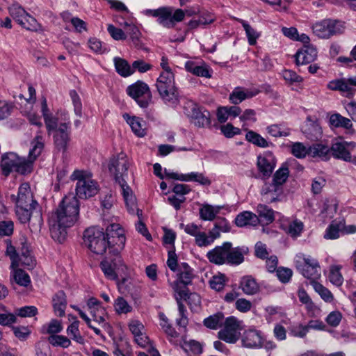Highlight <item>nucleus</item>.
Segmentation results:
<instances>
[{"mask_svg": "<svg viewBox=\"0 0 356 356\" xmlns=\"http://www.w3.org/2000/svg\"><path fill=\"white\" fill-rule=\"evenodd\" d=\"M79 203L76 197L70 193L60 202L49 217V227L51 238L58 243L65 241L67 228L72 227L78 220Z\"/></svg>", "mask_w": 356, "mask_h": 356, "instance_id": "f257e3e1", "label": "nucleus"}, {"mask_svg": "<svg viewBox=\"0 0 356 356\" xmlns=\"http://www.w3.org/2000/svg\"><path fill=\"white\" fill-rule=\"evenodd\" d=\"M42 114L49 136L53 135L56 149L65 153L70 143V119L65 111H58L55 114L50 112L46 99L42 103Z\"/></svg>", "mask_w": 356, "mask_h": 356, "instance_id": "f03ea898", "label": "nucleus"}, {"mask_svg": "<svg viewBox=\"0 0 356 356\" xmlns=\"http://www.w3.org/2000/svg\"><path fill=\"white\" fill-rule=\"evenodd\" d=\"M43 148V137L40 132H38L31 143V148L27 159L19 157L13 152L6 153L2 156L1 167L3 174L5 176H8L13 171L22 175L31 173L33 170V163L41 154Z\"/></svg>", "mask_w": 356, "mask_h": 356, "instance_id": "7ed1b4c3", "label": "nucleus"}, {"mask_svg": "<svg viewBox=\"0 0 356 356\" xmlns=\"http://www.w3.org/2000/svg\"><path fill=\"white\" fill-rule=\"evenodd\" d=\"M11 199L16 204V214L22 223L29 222L33 211L39 207L28 183L22 184L17 195H12Z\"/></svg>", "mask_w": 356, "mask_h": 356, "instance_id": "20e7f679", "label": "nucleus"}, {"mask_svg": "<svg viewBox=\"0 0 356 356\" xmlns=\"http://www.w3.org/2000/svg\"><path fill=\"white\" fill-rule=\"evenodd\" d=\"M83 243L94 254L102 255L107 249L110 254H113L105 232L101 227L95 226L86 229L83 233Z\"/></svg>", "mask_w": 356, "mask_h": 356, "instance_id": "39448f33", "label": "nucleus"}, {"mask_svg": "<svg viewBox=\"0 0 356 356\" xmlns=\"http://www.w3.org/2000/svg\"><path fill=\"white\" fill-rule=\"evenodd\" d=\"M70 178L76 181V195L81 199H87L95 196L99 191L97 182L92 179L90 172L76 170Z\"/></svg>", "mask_w": 356, "mask_h": 356, "instance_id": "423d86ee", "label": "nucleus"}, {"mask_svg": "<svg viewBox=\"0 0 356 356\" xmlns=\"http://www.w3.org/2000/svg\"><path fill=\"white\" fill-rule=\"evenodd\" d=\"M156 87L160 97L164 102L171 104L177 102L179 92L172 71L162 72L156 80Z\"/></svg>", "mask_w": 356, "mask_h": 356, "instance_id": "0eeeda50", "label": "nucleus"}, {"mask_svg": "<svg viewBox=\"0 0 356 356\" xmlns=\"http://www.w3.org/2000/svg\"><path fill=\"white\" fill-rule=\"evenodd\" d=\"M105 234L112 248L113 254L118 256L125 245L126 238L123 228L119 224H111L107 227ZM121 262L122 259L119 257L113 260L114 266Z\"/></svg>", "mask_w": 356, "mask_h": 356, "instance_id": "6e6552de", "label": "nucleus"}, {"mask_svg": "<svg viewBox=\"0 0 356 356\" xmlns=\"http://www.w3.org/2000/svg\"><path fill=\"white\" fill-rule=\"evenodd\" d=\"M243 327L242 321L234 316H229L225 319L224 327L218 332V338L227 343H235L239 339Z\"/></svg>", "mask_w": 356, "mask_h": 356, "instance_id": "1a4fd4ad", "label": "nucleus"}, {"mask_svg": "<svg viewBox=\"0 0 356 356\" xmlns=\"http://www.w3.org/2000/svg\"><path fill=\"white\" fill-rule=\"evenodd\" d=\"M344 29V22L331 19L316 22L312 26L314 33L321 38H330L332 35L341 34Z\"/></svg>", "mask_w": 356, "mask_h": 356, "instance_id": "9d476101", "label": "nucleus"}, {"mask_svg": "<svg viewBox=\"0 0 356 356\" xmlns=\"http://www.w3.org/2000/svg\"><path fill=\"white\" fill-rule=\"evenodd\" d=\"M289 176V170L286 163L275 172L272 183L268 187V199L270 202L279 200L283 193V184L287 181Z\"/></svg>", "mask_w": 356, "mask_h": 356, "instance_id": "9b49d317", "label": "nucleus"}, {"mask_svg": "<svg viewBox=\"0 0 356 356\" xmlns=\"http://www.w3.org/2000/svg\"><path fill=\"white\" fill-rule=\"evenodd\" d=\"M184 17L185 13L181 9H175L170 6L161 7L157 22L163 26L171 29L176 23L181 22Z\"/></svg>", "mask_w": 356, "mask_h": 356, "instance_id": "f8f14e48", "label": "nucleus"}, {"mask_svg": "<svg viewBox=\"0 0 356 356\" xmlns=\"http://www.w3.org/2000/svg\"><path fill=\"white\" fill-rule=\"evenodd\" d=\"M127 92L142 108H146L152 99L149 86L143 81H137L129 86Z\"/></svg>", "mask_w": 356, "mask_h": 356, "instance_id": "ddd939ff", "label": "nucleus"}, {"mask_svg": "<svg viewBox=\"0 0 356 356\" xmlns=\"http://www.w3.org/2000/svg\"><path fill=\"white\" fill-rule=\"evenodd\" d=\"M184 113L193 120L195 126L203 127L210 123L209 113L202 112L198 106L193 102H188L184 106Z\"/></svg>", "mask_w": 356, "mask_h": 356, "instance_id": "4468645a", "label": "nucleus"}, {"mask_svg": "<svg viewBox=\"0 0 356 356\" xmlns=\"http://www.w3.org/2000/svg\"><path fill=\"white\" fill-rule=\"evenodd\" d=\"M128 168L129 162L124 153L111 159L108 164V170L114 175L115 181L124 179L127 176Z\"/></svg>", "mask_w": 356, "mask_h": 356, "instance_id": "2eb2a0df", "label": "nucleus"}, {"mask_svg": "<svg viewBox=\"0 0 356 356\" xmlns=\"http://www.w3.org/2000/svg\"><path fill=\"white\" fill-rule=\"evenodd\" d=\"M232 243L225 242L222 245L216 246L209 251L207 257L209 261L213 264L221 265L227 264L229 248H231Z\"/></svg>", "mask_w": 356, "mask_h": 356, "instance_id": "dca6fc26", "label": "nucleus"}, {"mask_svg": "<svg viewBox=\"0 0 356 356\" xmlns=\"http://www.w3.org/2000/svg\"><path fill=\"white\" fill-rule=\"evenodd\" d=\"M302 275L314 282L321 276V268L316 259L310 257L304 258V264L299 267Z\"/></svg>", "mask_w": 356, "mask_h": 356, "instance_id": "f3484780", "label": "nucleus"}, {"mask_svg": "<svg viewBox=\"0 0 356 356\" xmlns=\"http://www.w3.org/2000/svg\"><path fill=\"white\" fill-rule=\"evenodd\" d=\"M302 131L307 138L312 141H317L322 137V129L316 120H312L310 117L307 120L302 128Z\"/></svg>", "mask_w": 356, "mask_h": 356, "instance_id": "a211bd4d", "label": "nucleus"}, {"mask_svg": "<svg viewBox=\"0 0 356 356\" xmlns=\"http://www.w3.org/2000/svg\"><path fill=\"white\" fill-rule=\"evenodd\" d=\"M234 223L238 227H256L261 224V220L255 213L245 211L236 216Z\"/></svg>", "mask_w": 356, "mask_h": 356, "instance_id": "6ab92c4d", "label": "nucleus"}, {"mask_svg": "<svg viewBox=\"0 0 356 356\" xmlns=\"http://www.w3.org/2000/svg\"><path fill=\"white\" fill-rule=\"evenodd\" d=\"M295 58L298 65L311 63L317 58V50L312 46H305L296 54Z\"/></svg>", "mask_w": 356, "mask_h": 356, "instance_id": "aec40b11", "label": "nucleus"}, {"mask_svg": "<svg viewBox=\"0 0 356 356\" xmlns=\"http://www.w3.org/2000/svg\"><path fill=\"white\" fill-rule=\"evenodd\" d=\"M242 343L246 348H261L263 343V338L259 331L249 330L244 332L242 337Z\"/></svg>", "mask_w": 356, "mask_h": 356, "instance_id": "412c9836", "label": "nucleus"}, {"mask_svg": "<svg viewBox=\"0 0 356 356\" xmlns=\"http://www.w3.org/2000/svg\"><path fill=\"white\" fill-rule=\"evenodd\" d=\"M116 182L118 183L122 190V195L129 212L130 213H134L135 211L138 209L136 207V198L132 194L131 188L127 185L124 179H120V181H117Z\"/></svg>", "mask_w": 356, "mask_h": 356, "instance_id": "4be33fe9", "label": "nucleus"}, {"mask_svg": "<svg viewBox=\"0 0 356 356\" xmlns=\"http://www.w3.org/2000/svg\"><path fill=\"white\" fill-rule=\"evenodd\" d=\"M257 94V91H252L243 87H236L230 93L229 99L232 104L236 105L245 99L252 98Z\"/></svg>", "mask_w": 356, "mask_h": 356, "instance_id": "5701e85b", "label": "nucleus"}, {"mask_svg": "<svg viewBox=\"0 0 356 356\" xmlns=\"http://www.w3.org/2000/svg\"><path fill=\"white\" fill-rule=\"evenodd\" d=\"M123 118L136 136L143 137L145 135V123L144 120L136 116L131 117L127 113L124 114Z\"/></svg>", "mask_w": 356, "mask_h": 356, "instance_id": "b1692460", "label": "nucleus"}, {"mask_svg": "<svg viewBox=\"0 0 356 356\" xmlns=\"http://www.w3.org/2000/svg\"><path fill=\"white\" fill-rule=\"evenodd\" d=\"M248 248L247 247H236L229 248L227 264L238 265L244 261V254H247Z\"/></svg>", "mask_w": 356, "mask_h": 356, "instance_id": "393cba45", "label": "nucleus"}, {"mask_svg": "<svg viewBox=\"0 0 356 356\" xmlns=\"http://www.w3.org/2000/svg\"><path fill=\"white\" fill-rule=\"evenodd\" d=\"M309 156L320 158L323 161H328L330 158V147L322 143H314L309 147Z\"/></svg>", "mask_w": 356, "mask_h": 356, "instance_id": "a878e982", "label": "nucleus"}, {"mask_svg": "<svg viewBox=\"0 0 356 356\" xmlns=\"http://www.w3.org/2000/svg\"><path fill=\"white\" fill-rule=\"evenodd\" d=\"M177 273V281L184 285H188L194 277L193 270L186 262L179 265Z\"/></svg>", "mask_w": 356, "mask_h": 356, "instance_id": "bb28decb", "label": "nucleus"}, {"mask_svg": "<svg viewBox=\"0 0 356 356\" xmlns=\"http://www.w3.org/2000/svg\"><path fill=\"white\" fill-rule=\"evenodd\" d=\"M347 146V144L343 143H333L331 147H330V152L336 159H342L345 161H350L351 156Z\"/></svg>", "mask_w": 356, "mask_h": 356, "instance_id": "cd10ccee", "label": "nucleus"}, {"mask_svg": "<svg viewBox=\"0 0 356 356\" xmlns=\"http://www.w3.org/2000/svg\"><path fill=\"white\" fill-rule=\"evenodd\" d=\"M66 306L67 300L65 294L63 291H59L53 298V307L55 313L59 316H65Z\"/></svg>", "mask_w": 356, "mask_h": 356, "instance_id": "c85d7f7f", "label": "nucleus"}, {"mask_svg": "<svg viewBox=\"0 0 356 356\" xmlns=\"http://www.w3.org/2000/svg\"><path fill=\"white\" fill-rule=\"evenodd\" d=\"M240 287L247 295L256 294L259 291V286L251 276H245L241 279Z\"/></svg>", "mask_w": 356, "mask_h": 356, "instance_id": "c756f323", "label": "nucleus"}, {"mask_svg": "<svg viewBox=\"0 0 356 356\" xmlns=\"http://www.w3.org/2000/svg\"><path fill=\"white\" fill-rule=\"evenodd\" d=\"M221 207L205 204L200 209V218L203 220L212 221L220 212Z\"/></svg>", "mask_w": 356, "mask_h": 356, "instance_id": "7c9ffc66", "label": "nucleus"}, {"mask_svg": "<svg viewBox=\"0 0 356 356\" xmlns=\"http://www.w3.org/2000/svg\"><path fill=\"white\" fill-rule=\"evenodd\" d=\"M355 86H356V76L348 79H341L340 92L344 93L346 97L352 98L356 91Z\"/></svg>", "mask_w": 356, "mask_h": 356, "instance_id": "2f4dec72", "label": "nucleus"}, {"mask_svg": "<svg viewBox=\"0 0 356 356\" xmlns=\"http://www.w3.org/2000/svg\"><path fill=\"white\" fill-rule=\"evenodd\" d=\"M224 322V315L222 312H218L209 316L204 320V325L207 328L217 330L220 327Z\"/></svg>", "mask_w": 356, "mask_h": 356, "instance_id": "473e14b6", "label": "nucleus"}, {"mask_svg": "<svg viewBox=\"0 0 356 356\" xmlns=\"http://www.w3.org/2000/svg\"><path fill=\"white\" fill-rule=\"evenodd\" d=\"M114 64L117 72L121 76L126 77L133 74L132 67L124 59L115 57Z\"/></svg>", "mask_w": 356, "mask_h": 356, "instance_id": "72a5a7b5", "label": "nucleus"}, {"mask_svg": "<svg viewBox=\"0 0 356 356\" xmlns=\"http://www.w3.org/2000/svg\"><path fill=\"white\" fill-rule=\"evenodd\" d=\"M330 123L335 127H342L346 129L352 128L353 124L350 119L339 113L332 114L330 118Z\"/></svg>", "mask_w": 356, "mask_h": 356, "instance_id": "f704fd0d", "label": "nucleus"}, {"mask_svg": "<svg viewBox=\"0 0 356 356\" xmlns=\"http://www.w3.org/2000/svg\"><path fill=\"white\" fill-rule=\"evenodd\" d=\"M185 67L188 72H191L196 76L206 78L211 77V74L206 67L197 65L193 61H187L185 64Z\"/></svg>", "mask_w": 356, "mask_h": 356, "instance_id": "c9c22d12", "label": "nucleus"}, {"mask_svg": "<svg viewBox=\"0 0 356 356\" xmlns=\"http://www.w3.org/2000/svg\"><path fill=\"white\" fill-rule=\"evenodd\" d=\"M79 324V321H74L67 327L66 332L72 340L79 344H83L85 340L80 333Z\"/></svg>", "mask_w": 356, "mask_h": 356, "instance_id": "e433bc0d", "label": "nucleus"}, {"mask_svg": "<svg viewBox=\"0 0 356 356\" xmlns=\"http://www.w3.org/2000/svg\"><path fill=\"white\" fill-rule=\"evenodd\" d=\"M341 266L332 265L330 267L329 280L335 286H339L343 282V277L341 273Z\"/></svg>", "mask_w": 356, "mask_h": 356, "instance_id": "4c0bfd02", "label": "nucleus"}, {"mask_svg": "<svg viewBox=\"0 0 356 356\" xmlns=\"http://www.w3.org/2000/svg\"><path fill=\"white\" fill-rule=\"evenodd\" d=\"M10 16L19 24L28 14L26 10L18 3H13L8 8Z\"/></svg>", "mask_w": 356, "mask_h": 356, "instance_id": "58836bf2", "label": "nucleus"}, {"mask_svg": "<svg viewBox=\"0 0 356 356\" xmlns=\"http://www.w3.org/2000/svg\"><path fill=\"white\" fill-rule=\"evenodd\" d=\"M160 325L165 332V333L171 338L178 337V333L172 327V325L169 323V321L166 316L163 313H160L159 315Z\"/></svg>", "mask_w": 356, "mask_h": 356, "instance_id": "ea45409f", "label": "nucleus"}, {"mask_svg": "<svg viewBox=\"0 0 356 356\" xmlns=\"http://www.w3.org/2000/svg\"><path fill=\"white\" fill-rule=\"evenodd\" d=\"M19 25L31 31L37 32L42 31L41 25L33 17L30 15L29 13L26 15V17L22 20V23L19 24Z\"/></svg>", "mask_w": 356, "mask_h": 356, "instance_id": "a19ab883", "label": "nucleus"}, {"mask_svg": "<svg viewBox=\"0 0 356 356\" xmlns=\"http://www.w3.org/2000/svg\"><path fill=\"white\" fill-rule=\"evenodd\" d=\"M191 181L198 182L204 186H209L211 184V181L207 177H204L203 174L199 172H192L191 173L184 174V181Z\"/></svg>", "mask_w": 356, "mask_h": 356, "instance_id": "79ce46f5", "label": "nucleus"}, {"mask_svg": "<svg viewBox=\"0 0 356 356\" xmlns=\"http://www.w3.org/2000/svg\"><path fill=\"white\" fill-rule=\"evenodd\" d=\"M238 21L240 23H241L245 31L249 44L254 45L256 44L257 39L259 36V33H257L254 29H252L247 22L241 19H238Z\"/></svg>", "mask_w": 356, "mask_h": 356, "instance_id": "37998d69", "label": "nucleus"}, {"mask_svg": "<svg viewBox=\"0 0 356 356\" xmlns=\"http://www.w3.org/2000/svg\"><path fill=\"white\" fill-rule=\"evenodd\" d=\"M114 308L117 314H126L132 311V307L123 297H118L114 302Z\"/></svg>", "mask_w": 356, "mask_h": 356, "instance_id": "c03bdc74", "label": "nucleus"}, {"mask_svg": "<svg viewBox=\"0 0 356 356\" xmlns=\"http://www.w3.org/2000/svg\"><path fill=\"white\" fill-rule=\"evenodd\" d=\"M48 341L54 346H60L64 348L71 345L70 339L63 335H51L48 337Z\"/></svg>", "mask_w": 356, "mask_h": 356, "instance_id": "a18cd8bd", "label": "nucleus"}, {"mask_svg": "<svg viewBox=\"0 0 356 356\" xmlns=\"http://www.w3.org/2000/svg\"><path fill=\"white\" fill-rule=\"evenodd\" d=\"M245 138L248 142L258 147H265L267 145V141L264 138L251 130L247 131Z\"/></svg>", "mask_w": 356, "mask_h": 356, "instance_id": "49530a36", "label": "nucleus"}, {"mask_svg": "<svg viewBox=\"0 0 356 356\" xmlns=\"http://www.w3.org/2000/svg\"><path fill=\"white\" fill-rule=\"evenodd\" d=\"M291 153L296 158L303 159L309 155V147H307L302 143H294L291 145Z\"/></svg>", "mask_w": 356, "mask_h": 356, "instance_id": "de8ad7c7", "label": "nucleus"}, {"mask_svg": "<svg viewBox=\"0 0 356 356\" xmlns=\"http://www.w3.org/2000/svg\"><path fill=\"white\" fill-rule=\"evenodd\" d=\"M13 279L15 282L21 286H26L30 283L29 275L23 270L17 269L13 273Z\"/></svg>", "mask_w": 356, "mask_h": 356, "instance_id": "09e8293b", "label": "nucleus"}, {"mask_svg": "<svg viewBox=\"0 0 356 356\" xmlns=\"http://www.w3.org/2000/svg\"><path fill=\"white\" fill-rule=\"evenodd\" d=\"M275 272L276 277L282 283L289 282L293 275L292 270L286 267H279Z\"/></svg>", "mask_w": 356, "mask_h": 356, "instance_id": "8fccbe9b", "label": "nucleus"}, {"mask_svg": "<svg viewBox=\"0 0 356 356\" xmlns=\"http://www.w3.org/2000/svg\"><path fill=\"white\" fill-rule=\"evenodd\" d=\"M36 356H51V347L44 341H38L35 346Z\"/></svg>", "mask_w": 356, "mask_h": 356, "instance_id": "3c124183", "label": "nucleus"}, {"mask_svg": "<svg viewBox=\"0 0 356 356\" xmlns=\"http://www.w3.org/2000/svg\"><path fill=\"white\" fill-rule=\"evenodd\" d=\"M313 283L315 291L325 302H330L333 300V296L327 289L318 282H313Z\"/></svg>", "mask_w": 356, "mask_h": 356, "instance_id": "603ef678", "label": "nucleus"}, {"mask_svg": "<svg viewBox=\"0 0 356 356\" xmlns=\"http://www.w3.org/2000/svg\"><path fill=\"white\" fill-rule=\"evenodd\" d=\"M100 266L102 270L108 279L115 280L118 278L112 264L109 263L106 260H104L101 262Z\"/></svg>", "mask_w": 356, "mask_h": 356, "instance_id": "864d4df0", "label": "nucleus"}, {"mask_svg": "<svg viewBox=\"0 0 356 356\" xmlns=\"http://www.w3.org/2000/svg\"><path fill=\"white\" fill-rule=\"evenodd\" d=\"M209 285L211 289L220 291L225 285V277L222 274L218 275H214L209 280Z\"/></svg>", "mask_w": 356, "mask_h": 356, "instance_id": "5fc2aeb1", "label": "nucleus"}, {"mask_svg": "<svg viewBox=\"0 0 356 356\" xmlns=\"http://www.w3.org/2000/svg\"><path fill=\"white\" fill-rule=\"evenodd\" d=\"M183 347L185 351H190L194 355H199L202 352V346L201 343L195 340L185 341Z\"/></svg>", "mask_w": 356, "mask_h": 356, "instance_id": "6e6d98bb", "label": "nucleus"}, {"mask_svg": "<svg viewBox=\"0 0 356 356\" xmlns=\"http://www.w3.org/2000/svg\"><path fill=\"white\" fill-rule=\"evenodd\" d=\"M108 32L111 36L115 40H124L127 39L125 31L121 29L117 28L113 24L108 26Z\"/></svg>", "mask_w": 356, "mask_h": 356, "instance_id": "4d7b16f0", "label": "nucleus"}, {"mask_svg": "<svg viewBox=\"0 0 356 356\" xmlns=\"http://www.w3.org/2000/svg\"><path fill=\"white\" fill-rule=\"evenodd\" d=\"M257 166L259 172L261 174L259 177L265 179L267 173V154L259 155L257 156Z\"/></svg>", "mask_w": 356, "mask_h": 356, "instance_id": "13d9d810", "label": "nucleus"}, {"mask_svg": "<svg viewBox=\"0 0 356 356\" xmlns=\"http://www.w3.org/2000/svg\"><path fill=\"white\" fill-rule=\"evenodd\" d=\"M129 328L134 337H136L145 331V326L138 320L132 319L129 323Z\"/></svg>", "mask_w": 356, "mask_h": 356, "instance_id": "bf43d9fd", "label": "nucleus"}, {"mask_svg": "<svg viewBox=\"0 0 356 356\" xmlns=\"http://www.w3.org/2000/svg\"><path fill=\"white\" fill-rule=\"evenodd\" d=\"M282 76L284 80L289 83H300L303 79L298 75L294 71L290 70H284L282 72Z\"/></svg>", "mask_w": 356, "mask_h": 356, "instance_id": "052dcab7", "label": "nucleus"}, {"mask_svg": "<svg viewBox=\"0 0 356 356\" xmlns=\"http://www.w3.org/2000/svg\"><path fill=\"white\" fill-rule=\"evenodd\" d=\"M195 243L199 247H206L212 243V238H209L205 232H199V233L195 236Z\"/></svg>", "mask_w": 356, "mask_h": 356, "instance_id": "680f3d73", "label": "nucleus"}, {"mask_svg": "<svg viewBox=\"0 0 356 356\" xmlns=\"http://www.w3.org/2000/svg\"><path fill=\"white\" fill-rule=\"evenodd\" d=\"M289 2L286 0H268V6L275 11H286L289 7Z\"/></svg>", "mask_w": 356, "mask_h": 356, "instance_id": "e2e57ef3", "label": "nucleus"}, {"mask_svg": "<svg viewBox=\"0 0 356 356\" xmlns=\"http://www.w3.org/2000/svg\"><path fill=\"white\" fill-rule=\"evenodd\" d=\"M14 225L11 220H0V236H10L13 232Z\"/></svg>", "mask_w": 356, "mask_h": 356, "instance_id": "0e129e2a", "label": "nucleus"}, {"mask_svg": "<svg viewBox=\"0 0 356 356\" xmlns=\"http://www.w3.org/2000/svg\"><path fill=\"white\" fill-rule=\"evenodd\" d=\"M326 184V180L321 177L314 178L312 183V192L314 195H317L321 193L323 188Z\"/></svg>", "mask_w": 356, "mask_h": 356, "instance_id": "69168bd1", "label": "nucleus"}, {"mask_svg": "<svg viewBox=\"0 0 356 356\" xmlns=\"http://www.w3.org/2000/svg\"><path fill=\"white\" fill-rule=\"evenodd\" d=\"M220 130L227 138H232L235 135L241 134V129L237 127H234L230 123L221 126Z\"/></svg>", "mask_w": 356, "mask_h": 356, "instance_id": "338daca9", "label": "nucleus"}, {"mask_svg": "<svg viewBox=\"0 0 356 356\" xmlns=\"http://www.w3.org/2000/svg\"><path fill=\"white\" fill-rule=\"evenodd\" d=\"M88 45L96 53L103 54L106 51V48L102 44V42L95 38H90L88 40Z\"/></svg>", "mask_w": 356, "mask_h": 356, "instance_id": "774afa93", "label": "nucleus"}]
</instances>
